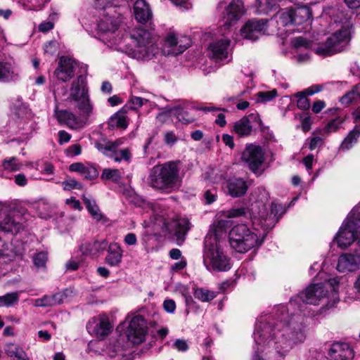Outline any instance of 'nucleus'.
<instances>
[{
    "label": "nucleus",
    "mask_w": 360,
    "mask_h": 360,
    "mask_svg": "<svg viewBox=\"0 0 360 360\" xmlns=\"http://www.w3.org/2000/svg\"><path fill=\"white\" fill-rule=\"evenodd\" d=\"M244 6L241 0H232L226 7L223 18L221 20L222 34H225L226 30H229L240 19L244 14Z\"/></svg>",
    "instance_id": "12"
},
{
    "label": "nucleus",
    "mask_w": 360,
    "mask_h": 360,
    "mask_svg": "<svg viewBox=\"0 0 360 360\" xmlns=\"http://www.w3.org/2000/svg\"><path fill=\"white\" fill-rule=\"evenodd\" d=\"M19 295L18 292L7 293L0 297V307H11L18 302Z\"/></svg>",
    "instance_id": "48"
},
{
    "label": "nucleus",
    "mask_w": 360,
    "mask_h": 360,
    "mask_svg": "<svg viewBox=\"0 0 360 360\" xmlns=\"http://www.w3.org/2000/svg\"><path fill=\"white\" fill-rule=\"evenodd\" d=\"M231 40L221 38L212 41L209 46V54L216 62L227 63L231 60Z\"/></svg>",
    "instance_id": "15"
},
{
    "label": "nucleus",
    "mask_w": 360,
    "mask_h": 360,
    "mask_svg": "<svg viewBox=\"0 0 360 360\" xmlns=\"http://www.w3.org/2000/svg\"><path fill=\"white\" fill-rule=\"evenodd\" d=\"M359 98L360 85L358 84L354 86L351 91L342 96L340 99V102L343 105H347Z\"/></svg>",
    "instance_id": "40"
},
{
    "label": "nucleus",
    "mask_w": 360,
    "mask_h": 360,
    "mask_svg": "<svg viewBox=\"0 0 360 360\" xmlns=\"http://www.w3.org/2000/svg\"><path fill=\"white\" fill-rule=\"evenodd\" d=\"M58 51V43L56 41H51L44 45V52L46 53L53 55Z\"/></svg>",
    "instance_id": "60"
},
{
    "label": "nucleus",
    "mask_w": 360,
    "mask_h": 360,
    "mask_svg": "<svg viewBox=\"0 0 360 360\" xmlns=\"http://www.w3.org/2000/svg\"><path fill=\"white\" fill-rule=\"evenodd\" d=\"M278 0H257L256 6L257 13H268L269 12L276 10L278 6Z\"/></svg>",
    "instance_id": "37"
},
{
    "label": "nucleus",
    "mask_w": 360,
    "mask_h": 360,
    "mask_svg": "<svg viewBox=\"0 0 360 360\" xmlns=\"http://www.w3.org/2000/svg\"><path fill=\"white\" fill-rule=\"evenodd\" d=\"M166 228L171 235L176 237V240L183 241L190 229V222L186 218L178 219L168 223Z\"/></svg>",
    "instance_id": "23"
},
{
    "label": "nucleus",
    "mask_w": 360,
    "mask_h": 360,
    "mask_svg": "<svg viewBox=\"0 0 360 360\" xmlns=\"http://www.w3.org/2000/svg\"><path fill=\"white\" fill-rule=\"evenodd\" d=\"M267 23L268 20L264 19L249 20L240 30L241 35L245 39L255 41L265 34Z\"/></svg>",
    "instance_id": "18"
},
{
    "label": "nucleus",
    "mask_w": 360,
    "mask_h": 360,
    "mask_svg": "<svg viewBox=\"0 0 360 360\" xmlns=\"http://www.w3.org/2000/svg\"><path fill=\"white\" fill-rule=\"evenodd\" d=\"M124 241L128 245H134L137 242V238L134 233H129L125 236Z\"/></svg>",
    "instance_id": "64"
},
{
    "label": "nucleus",
    "mask_w": 360,
    "mask_h": 360,
    "mask_svg": "<svg viewBox=\"0 0 360 360\" xmlns=\"http://www.w3.org/2000/svg\"><path fill=\"white\" fill-rule=\"evenodd\" d=\"M122 177V172L117 169L105 168L103 170L101 178L104 180H111L118 182Z\"/></svg>",
    "instance_id": "45"
},
{
    "label": "nucleus",
    "mask_w": 360,
    "mask_h": 360,
    "mask_svg": "<svg viewBox=\"0 0 360 360\" xmlns=\"http://www.w3.org/2000/svg\"><path fill=\"white\" fill-rule=\"evenodd\" d=\"M180 170L179 160H171L158 164L150 169L148 184L155 191L164 193L177 191L182 182Z\"/></svg>",
    "instance_id": "4"
},
{
    "label": "nucleus",
    "mask_w": 360,
    "mask_h": 360,
    "mask_svg": "<svg viewBox=\"0 0 360 360\" xmlns=\"http://www.w3.org/2000/svg\"><path fill=\"white\" fill-rule=\"evenodd\" d=\"M339 282L336 278H330L320 283L309 285L304 292L292 298L288 307L297 308L299 311L304 312L307 304H321V311L333 307L339 302L338 286Z\"/></svg>",
    "instance_id": "3"
},
{
    "label": "nucleus",
    "mask_w": 360,
    "mask_h": 360,
    "mask_svg": "<svg viewBox=\"0 0 360 360\" xmlns=\"http://www.w3.org/2000/svg\"><path fill=\"white\" fill-rule=\"evenodd\" d=\"M148 334L146 320L141 315L135 316L129 323L127 328V338L135 345L142 343Z\"/></svg>",
    "instance_id": "13"
},
{
    "label": "nucleus",
    "mask_w": 360,
    "mask_h": 360,
    "mask_svg": "<svg viewBox=\"0 0 360 360\" xmlns=\"http://www.w3.org/2000/svg\"><path fill=\"white\" fill-rule=\"evenodd\" d=\"M32 207L34 209L37 210L39 216L41 218L46 219L47 217H49L50 216V214L48 212L49 205L47 204H46L44 202L41 201V202H36L34 205L32 204Z\"/></svg>",
    "instance_id": "51"
},
{
    "label": "nucleus",
    "mask_w": 360,
    "mask_h": 360,
    "mask_svg": "<svg viewBox=\"0 0 360 360\" xmlns=\"http://www.w3.org/2000/svg\"><path fill=\"white\" fill-rule=\"evenodd\" d=\"M245 214V210L243 207L233 208L222 212V215L226 218H233L240 217Z\"/></svg>",
    "instance_id": "53"
},
{
    "label": "nucleus",
    "mask_w": 360,
    "mask_h": 360,
    "mask_svg": "<svg viewBox=\"0 0 360 360\" xmlns=\"http://www.w3.org/2000/svg\"><path fill=\"white\" fill-rule=\"evenodd\" d=\"M108 125L112 128L119 127L126 129L128 126V122L124 114L117 112L110 117Z\"/></svg>",
    "instance_id": "42"
},
{
    "label": "nucleus",
    "mask_w": 360,
    "mask_h": 360,
    "mask_svg": "<svg viewBox=\"0 0 360 360\" xmlns=\"http://www.w3.org/2000/svg\"><path fill=\"white\" fill-rule=\"evenodd\" d=\"M76 63L74 60L63 56L60 58L58 68L54 71V75L58 80L66 82L75 75Z\"/></svg>",
    "instance_id": "21"
},
{
    "label": "nucleus",
    "mask_w": 360,
    "mask_h": 360,
    "mask_svg": "<svg viewBox=\"0 0 360 360\" xmlns=\"http://www.w3.org/2000/svg\"><path fill=\"white\" fill-rule=\"evenodd\" d=\"M217 292L203 288L195 289L194 297L202 302H210L215 298Z\"/></svg>",
    "instance_id": "41"
},
{
    "label": "nucleus",
    "mask_w": 360,
    "mask_h": 360,
    "mask_svg": "<svg viewBox=\"0 0 360 360\" xmlns=\"http://www.w3.org/2000/svg\"><path fill=\"white\" fill-rule=\"evenodd\" d=\"M16 212L10 203L0 202V230L18 233L23 229L22 222L17 221Z\"/></svg>",
    "instance_id": "11"
},
{
    "label": "nucleus",
    "mask_w": 360,
    "mask_h": 360,
    "mask_svg": "<svg viewBox=\"0 0 360 360\" xmlns=\"http://www.w3.org/2000/svg\"><path fill=\"white\" fill-rule=\"evenodd\" d=\"M295 96L298 98L297 101V105L298 108L301 110H307L309 108V101L304 93L298 92L295 94Z\"/></svg>",
    "instance_id": "52"
},
{
    "label": "nucleus",
    "mask_w": 360,
    "mask_h": 360,
    "mask_svg": "<svg viewBox=\"0 0 360 360\" xmlns=\"http://www.w3.org/2000/svg\"><path fill=\"white\" fill-rule=\"evenodd\" d=\"M146 102V99L138 96H131L123 109L125 112L128 109L138 110Z\"/></svg>",
    "instance_id": "49"
},
{
    "label": "nucleus",
    "mask_w": 360,
    "mask_h": 360,
    "mask_svg": "<svg viewBox=\"0 0 360 360\" xmlns=\"http://www.w3.org/2000/svg\"><path fill=\"white\" fill-rule=\"evenodd\" d=\"M65 297H66V295L63 292H58L51 296L45 295L41 298L35 300L34 304L37 307H53L63 303Z\"/></svg>",
    "instance_id": "31"
},
{
    "label": "nucleus",
    "mask_w": 360,
    "mask_h": 360,
    "mask_svg": "<svg viewBox=\"0 0 360 360\" xmlns=\"http://www.w3.org/2000/svg\"><path fill=\"white\" fill-rule=\"evenodd\" d=\"M163 309L169 314H174L176 310V303L172 299H166L163 302Z\"/></svg>",
    "instance_id": "59"
},
{
    "label": "nucleus",
    "mask_w": 360,
    "mask_h": 360,
    "mask_svg": "<svg viewBox=\"0 0 360 360\" xmlns=\"http://www.w3.org/2000/svg\"><path fill=\"white\" fill-rule=\"evenodd\" d=\"M245 181L241 178H231L226 182V188L232 197H240L245 194L248 190Z\"/></svg>",
    "instance_id": "26"
},
{
    "label": "nucleus",
    "mask_w": 360,
    "mask_h": 360,
    "mask_svg": "<svg viewBox=\"0 0 360 360\" xmlns=\"http://www.w3.org/2000/svg\"><path fill=\"white\" fill-rule=\"evenodd\" d=\"M294 25H301L309 20L311 16V11L307 5L297 6L295 8H290Z\"/></svg>",
    "instance_id": "28"
},
{
    "label": "nucleus",
    "mask_w": 360,
    "mask_h": 360,
    "mask_svg": "<svg viewBox=\"0 0 360 360\" xmlns=\"http://www.w3.org/2000/svg\"><path fill=\"white\" fill-rule=\"evenodd\" d=\"M337 24L340 29L328 37L325 43L320 44L314 52L320 56H330L342 51L350 41V25L348 22Z\"/></svg>",
    "instance_id": "7"
},
{
    "label": "nucleus",
    "mask_w": 360,
    "mask_h": 360,
    "mask_svg": "<svg viewBox=\"0 0 360 360\" xmlns=\"http://www.w3.org/2000/svg\"><path fill=\"white\" fill-rule=\"evenodd\" d=\"M257 95L262 101L268 102L277 96V91L275 89L269 91H262L259 92Z\"/></svg>",
    "instance_id": "56"
},
{
    "label": "nucleus",
    "mask_w": 360,
    "mask_h": 360,
    "mask_svg": "<svg viewBox=\"0 0 360 360\" xmlns=\"http://www.w3.org/2000/svg\"><path fill=\"white\" fill-rule=\"evenodd\" d=\"M330 360H352L354 356L353 349L347 343H333L329 351Z\"/></svg>",
    "instance_id": "22"
},
{
    "label": "nucleus",
    "mask_w": 360,
    "mask_h": 360,
    "mask_svg": "<svg viewBox=\"0 0 360 360\" xmlns=\"http://www.w3.org/2000/svg\"><path fill=\"white\" fill-rule=\"evenodd\" d=\"M322 143H323V140L321 137H319V136L313 137L310 140L309 148L311 150H313L315 148H316L317 147H320L322 145Z\"/></svg>",
    "instance_id": "63"
},
{
    "label": "nucleus",
    "mask_w": 360,
    "mask_h": 360,
    "mask_svg": "<svg viewBox=\"0 0 360 360\" xmlns=\"http://www.w3.org/2000/svg\"><path fill=\"white\" fill-rule=\"evenodd\" d=\"M292 44L295 49H300L301 47H304L307 49H310L314 51V49L317 46H313L311 42L307 41L304 38L302 37H295L292 40Z\"/></svg>",
    "instance_id": "50"
},
{
    "label": "nucleus",
    "mask_w": 360,
    "mask_h": 360,
    "mask_svg": "<svg viewBox=\"0 0 360 360\" xmlns=\"http://www.w3.org/2000/svg\"><path fill=\"white\" fill-rule=\"evenodd\" d=\"M4 169L8 172H16L20 170L22 167V164L15 157L6 159L2 164Z\"/></svg>",
    "instance_id": "47"
},
{
    "label": "nucleus",
    "mask_w": 360,
    "mask_h": 360,
    "mask_svg": "<svg viewBox=\"0 0 360 360\" xmlns=\"http://www.w3.org/2000/svg\"><path fill=\"white\" fill-rule=\"evenodd\" d=\"M47 259V254L44 252H40L34 255L33 258L34 264L38 268L44 267Z\"/></svg>",
    "instance_id": "54"
},
{
    "label": "nucleus",
    "mask_w": 360,
    "mask_h": 360,
    "mask_svg": "<svg viewBox=\"0 0 360 360\" xmlns=\"http://www.w3.org/2000/svg\"><path fill=\"white\" fill-rule=\"evenodd\" d=\"M172 347L179 352H186L188 349L186 341L181 339L176 340L172 344Z\"/></svg>",
    "instance_id": "61"
},
{
    "label": "nucleus",
    "mask_w": 360,
    "mask_h": 360,
    "mask_svg": "<svg viewBox=\"0 0 360 360\" xmlns=\"http://www.w3.org/2000/svg\"><path fill=\"white\" fill-rule=\"evenodd\" d=\"M62 185L63 186V189L65 191H70L72 189H81L82 188V184L73 179L63 181Z\"/></svg>",
    "instance_id": "55"
},
{
    "label": "nucleus",
    "mask_w": 360,
    "mask_h": 360,
    "mask_svg": "<svg viewBox=\"0 0 360 360\" xmlns=\"http://www.w3.org/2000/svg\"><path fill=\"white\" fill-rule=\"evenodd\" d=\"M306 314L288 305L274 307L272 314L260 317L253 333L257 344L274 342L276 349L289 351L307 338Z\"/></svg>",
    "instance_id": "1"
},
{
    "label": "nucleus",
    "mask_w": 360,
    "mask_h": 360,
    "mask_svg": "<svg viewBox=\"0 0 360 360\" xmlns=\"http://www.w3.org/2000/svg\"><path fill=\"white\" fill-rule=\"evenodd\" d=\"M204 198L206 204H211L217 199V191L215 188L208 189L205 191Z\"/></svg>",
    "instance_id": "58"
},
{
    "label": "nucleus",
    "mask_w": 360,
    "mask_h": 360,
    "mask_svg": "<svg viewBox=\"0 0 360 360\" xmlns=\"http://www.w3.org/2000/svg\"><path fill=\"white\" fill-rule=\"evenodd\" d=\"M112 328V326L105 314L93 317L86 324L88 332L100 339H104L108 336L111 333Z\"/></svg>",
    "instance_id": "17"
},
{
    "label": "nucleus",
    "mask_w": 360,
    "mask_h": 360,
    "mask_svg": "<svg viewBox=\"0 0 360 360\" xmlns=\"http://www.w3.org/2000/svg\"><path fill=\"white\" fill-rule=\"evenodd\" d=\"M95 148L102 154L105 156L110 157L112 155L113 150L112 149V143L110 141L102 139L96 141L94 143Z\"/></svg>",
    "instance_id": "44"
},
{
    "label": "nucleus",
    "mask_w": 360,
    "mask_h": 360,
    "mask_svg": "<svg viewBox=\"0 0 360 360\" xmlns=\"http://www.w3.org/2000/svg\"><path fill=\"white\" fill-rule=\"evenodd\" d=\"M82 200L91 217L96 221H100L102 219L103 215L100 212L99 208L96 205L95 201L86 196H83Z\"/></svg>",
    "instance_id": "39"
},
{
    "label": "nucleus",
    "mask_w": 360,
    "mask_h": 360,
    "mask_svg": "<svg viewBox=\"0 0 360 360\" xmlns=\"http://www.w3.org/2000/svg\"><path fill=\"white\" fill-rule=\"evenodd\" d=\"M67 100L76 102L78 110H83L86 115L93 114L94 105L89 98L86 79L84 76L79 75L72 82Z\"/></svg>",
    "instance_id": "9"
},
{
    "label": "nucleus",
    "mask_w": 360,
    "mask_h": 360,
    "mask_svg": "<svg viewBox=\"0 0 360 360\" xmlns=\"http://www.w3.org/2000/svg\"><path fill=\"white\" fill-rule=\"evenodd\" d=\"M168 112L183 124H189L195 120V117L190 114L186 106L178 105L170 108Z\"/></svg>",
    "instance_id": "32"
},
{
    "label": "nucleus",
    "mask_w": 360,
    "mask_h": 360,
    "mask_svg": "<svg viewBox=\"0 0 360 360\" xmlns=\"http://www.w3.org/2000/svg\"><path fill=\"white\" fill-rule=\"evenodd\" d=\"M71 172H77L86 179H94L98 175L97 169L90 163L75 162L70 165Z\"/></svg>",
    "instance_id": "25"
},
{
    "label": "nucleus",
    "mask_w": 360,
    "mask_h": 360,
    "mask_svg": "<svg viewBox=\"0 0 360 360\" xmlns=\"http://www.w3.org/2000/svg\"><path fill=\"white\" fill-rule=\"evenodd\" d=\"M360 136V124H356L354 129L349 132L347 136L342 141L340 148L349 150L357 142Z\"/></svg>",
    "instance_id": "35"
},
{
    "label": "nucleus",
    "mask_w": 360,
    "mask_h": 360,
    "mask_svg": "<svg viewBox=\"0 0 360 360\" xmlns=\"http://www.w3.org/2000/svg\"><path fill=\"white\" fill-rule=\"evenodd\" d=\"M262 121L257 114L251 113L236 122L233 131L240 136L250 135L253 129L260 127Z\"/></svg>",
    "instance_id": "20"
},
{
    "label": "nucleus",
    "mask_w": 360,
    "mask_h": 360,
    "mask_svg": "<svg viewBox=\"0 0 360 360\" xmlns=\"http://www.w3.org/2000/svg\"><path fill=\"white\" fill-rule=\"evenodd\" d=\"M203 263L209 271H227L231 268L230 258L224 252L216 234L209 233L205 238Z\"/></svg>",
    "instance_id": "6"
},
{
    "label": "nucleus",
    "mask_w": 360,
    "mask_h": 360,
    "mask_svg": "<svg viewBox=\"0 0 360 360\" xmlns=\"http://www.w3.org/2000/svg\"><path fill=\"white\" fill-rule=\"evenodd\" d=\"M283 214V207L281 205L272 204L271 206V213L268 218L264 219V224L262 226L265 227L264 230L271 229L276 223L278 222L281 216Z\"/></svg>",
    "instance_id": "33"
},
{
    "label": "nucleus",
    "mask_w": 360,
    "mask_h": 360,
    "mask_svg": "<svg viewBox=\"0 0 360 360\" xmlns=\"http://www.w3.org/2000/svg\"><path fill=\"white\" fill-rule=\"evenodd\" d=\"M191 39L186 37L177 39L173 33L168 34L165 39L164 53L176 56L183 53L191 45Z\"/></svg>",
    "instance_id": "19"
},
{
    "label": "nucleus",
    "mask_w": 360,
    "mask_h": 360,
    "mask_svg": "<svg viewBox=\"0 0 360 360\" xmlns=\"http://www.w3.org/2000/svg\"><path fill=\"white\" fill-rule=\"evenodd\" d=\"M119 13L113 6H108L100 14L97 29L103 34L104 42L137 60L151 59L158 51L151 34L137 27L129 30L124 37L120 30L122 18Z\"/></svg>",
    "instance_id": "2"
},
{
    "label": "nucleus",
    "mask_w": 360,
    "mask_h": 360,
    "mask_svg": "<svg viewBox=\"0 0 360 360\" xmlns=\"http://www.w3.org/2000/svg\"><path fill=\"white\" fill-rule=\"evenodd\" d=\"M360 233V203L355 206L342 223L333 242L341 249L349 247Z\"/></svg>",
    "instance_id": "8"
},
{
    "label": "nucleus",
    "mask_w": 360,
    "mask_h": 360,
    "mask_svg": "<svg viewBox=\"0 0 360 360\" xmlns=\"http://www.w3.org/2000/svg\"><path fill=\"white\" fill-rule=\"evenodd\" d=\"M300 119L302 121V129L303 131L307 132L311 128V120L309 116H307L304 114L300 115Z\"/></svg>",
    "instance_id": "62"
},
{
    "label": "nucleus",
    "mask_w": 360,
    "mask_h": 360,
    "mask_svg": "<svg viewBox=\"0 0 360 360\" xmlns=\"http://www.w3.org/2000/svg\"><path fill=\"white\" fill-rule=\"evenodd\" d=\"M94 5L97 8L105 9V7L113 6L122 18L124 13L128 10L127 0H94Z\"/></svg>",
    "instance_id": "27"
},
{
    "label": "nucleus",
    "mask_w": 360,
    "mask_h": 360,
    "mask_svg": "<svg viewBox=\"0 0 360 360\" xmlns=\"http://www.w3.org/2000/svg\"><path fill=\"white\" fill-rule=\"evenodd\" d=\"M266 231L261 233L257 229H250L247 224H240L233 226L229 232V243L238 252H245L256 246L261 245Z\"/></svg>",
    "instance_id": "5"
},
{
    "label": "nucleus",
    "mask_w": 360,
    "mask_h": 360,
    "mask_svg": "<svg viewBox=\"0 0 360 360\" xmlns=\"http://www.w3.org/2000/svg\"><path fill=\"white\" fill-rule=\"evenodd\" d=\"M18 75L14 72L8 63L0 62V82H9L16 80Z\"/></svg>",
    "instance_id": "34"
},
{
    "label": "nucleus",
    "mask_w": 360,
    "mask_h": 360,
    "mask_svg": "<svg viewBox=\"0 0 360 360\" xmlns=\"http://www.w3.org/2000/svg\"><path fill=\"white\" fill-rule=\"evenodd\" d=\"M131 157V151L129 148L113 151L112 155H110V158H112L115 162H121L124 160L125 162H130Z\"/></svg>",
    "instance_id": "43"
},
{
    "label": "nucleus",
    "mask_w": 360,
    "mask_h": 360,
    "mask_svg": "<svg viewBox=\"0 0 360 360\" xmlns=\"http://www.w3.org/2000/svg\"><path fill=\"white\" fill-rule=\"evenodd\" d=\"M241 159L247 164L250 170L256 175H261L266 167L264 165V152L259 146L255 144L246 145L242 152Z\"/></svg>",
    "instance_id": "10"
},
{
    "label": "nucleus",
    "mask_w": 360,
    "mask_h": 360,
    "mask_svg": "<svg viewBox=\"0 0 360 360\" xmlns=\"http://www.w3.org/2000/svg\"><path fill=\"white\" fill-rule=\"evenodd\" d=\"M360 268V238L356 248L352 252L342 254L338 259L337 269L342 273L352 272Z\"/></svg>",
    "instance_id": "14"
},
{
    "label": "nucleus",
    "mask_w": 360,
    "mask_h": 360,
    "mask_svg": "<svg viewBox=\"0 0 360 360\" xmlns=\"http://www.w3.org/2000/svg\"><path fill=\"white\" fill-rule=\"evenodd\" d=\"M344 121L345 120L340 117L332 120L322 130L323 134L328 135L333 132H335L341 127Z\"/></svg>",
    "instance_id": "46"
},
{
    "label": "nucleus",
    "mask_w": 360,
    "mask_h": 360,
    "mask_svg": "<svg viewBox=\"0 0 360 360\" xmlns=\"http://www.w3.org/2000/svg\"><path fill=\"white\" fill-rule=\"evenodd\" d=\"M276 22L283 27L294 24L290 8L281 11L276 15Z\"/></svg>",
    "instance_id": "38"
},
{
    "label": "nucleus",
    "mask_w": 360,
    "mask_h": 360,
    "mask_svg": "<svg viewBox=\"0 0 360 360\" xmlns=\"http://www.w3.org/2000/svg\"><path fill=\"white\" fill-rule=\"evenodd\" d=\"M80 115L77 116L66 110H56L55 115L60 123H63L72 129L84 127L91 115H86L83 110H79Z\"/></svg>",
    "instance_id": "16"
},
{
    "label": "nucleus",
    "mask_w": 360,
    "mask_h": 360,
    "mask_svg": "<svg viewBox=\"0 0 360 360\" xmlns=\"http://www.w3.org/2000/svg\"><path fill=\"white\" fill-rule=\"evenodd\" d=\"M4 351L8 356L15 358L16 360H30L25 352L15 344H7Z\"/></svg>",
    "instance_id": "36"
},
{
    "label": "nucleus",
    "mask_w": 360,
    "mask_h": 360,
    "mask_svg": "<svg viewBox=\"0 0 360 360\" xmlns=\"http://www.w3.org/2000/svg\"><path fill=\"white\" fill-rule=\"evenodd\" d=\"M34 167L46 174H51L53 172V166L48 162H44L41 165L39 162H36L34 163Z\"/></svg>",
    "instance_id": "57"
},
{
    "label": "nucleus",
    "mask_w": 360,
    "mask_h": 360,
    "mask_svg": "<svg viewBox=\"0 0 360 360\" xmlns=\"http://www.w3.org/2000/svg\"><path fill=\"white\" fill-rule=\"evenodd\" d=\"M122 250L117 243H111L108 246L105 262L111 266H117L122 262Z\"/></svg>",
    "instance_id": "29"
},
{
    "label": "nucleus",
    "mask_w": 360,
    "mask_h": 360,
    "mask_svg": "<svg viewBox=\"0 0 360 360\" xmlns=\"http://www.w3.org/2000/svg\"><path fill=\"white\" fill-rule=\"evenodd\" d=\"M134 18L141 24H146L153 16L149 4L145 0H136L134 4Z\"/></svg>",
    "instance_id": "24"
},
{
    "label": "nucleus",
    "mask_w": 360,
    "mask_h": 360,
    "mask_svg": "<svg viewBox=\"0 0 360 360\" xmlns=\"http://www.w3.org/2000/svg\"><path fill=\"white\" fill-rule=\"evenodd\" d=\"M108 245V242L105 240H94L82 244L80 246V251L84 255H94L104 251Z\"/></svg>",
    "instance_id": "30"
}]
</instances>
